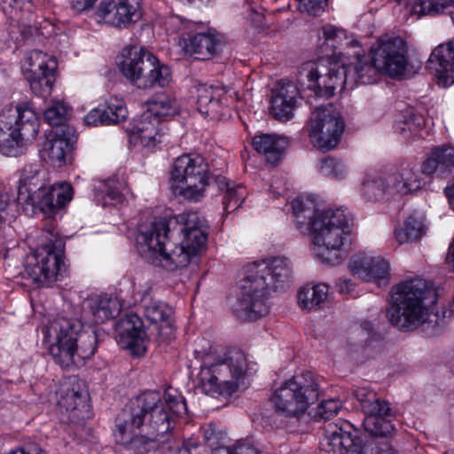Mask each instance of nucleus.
<instances>
[{"label":"nucleus","instance_id":"18","mask_svg":"<svg viewBox=\"0 0 454 454\" xmlns=\"http://www.w3.org/2000/svg\"><path fill=\"white\" fill-rule=\"evenodd\" d=\"M122 128L129 135V140L134 145L153 148L160 142L156 137L159 135L157 127L160 122V115H134L130 120L122 115Z\"/></svg>","mask_w":454,"mask_h":454},{"label":"nucleus","instance_id":"55","mask_svg":"<svg viewBox=\"0 0 454 454\" xmlns=\"http://www.w3.org/2000/svg\"><path fill=\"white\" fill-rule=\"evenodd\" d=\"M351 394L359 403L364 411L367 404L375 400L377 394L368 387H355L351 390Z\"/></svg>","mask_w":454,"mask_h":454},{"label":"nucleus","instance_id":"49","mask_svg":"<svg viewBox=\"0 0 454 454\" xmlns=\"http://www.w3.org/2000/svg\"><path fill=\"white\" fill-rule=\"evenodd\" d=\"M55 74H43L27 76L30 89L33 93L39 97H44L49 94L52 89Z\"/></svg>","mask_w":454,"mask_h":454},{"label":"nucleus","instance_id":"38","mask_svg":"<svg viewBox=\"0 0 454 454\" xmlns=\"http://www.w3.org/2000/svg\"><path fill=\"white\" fill-rule=\"evenodd\" d=\"M329 286L324 283L305 286L298 292V303L301 308L308 310L320 308L326 301Z\"/></svg>","mask_w":454,"mask_h":454},{"label":"nucleus","instance_id":"7","mask_svg":"<svg viewBox=\"0 0 454 454\" xmlns=\"http://www.w3.org/2000/svg\"><path fill=\"white\" fill-rule=\"evenodd\" d=\"M389 296L387 309L389 322L403 331H412L425 323L428 317L425 301L432 297V302L435 301V291L420 278L407 279L394 286Z\"/></svg>","mask_w":454,"mask_h":454},{"label":"nucleus","instance_id":"52","mask_svg":"<svg viewBox=\"0 0 454 454\" xmlns=\"http://www.w3.org/2000/svg\"><path fill=\"white\" fill-rule=\"evenodd\" d=\"M126 110L124 100L117 97H110L98 106L92 108L90 114H117Z\"/></svg>","mask_w":454,"mask_h":454},{"label":"nucleus","instance_id":"28","mask_svg":"<svg viewBox=\"0 0 454 454\" xmlns=\"http://www.w3.org/2000/svg\"><path fill=\"white\" fill-rule=\"evenodd\" d=\"M387 177L393 195H407L421 187V180L411 163H403L395 172L388 174Z\"/></svg>","mask_w":454,"mask_h":454},{"label":"nucleus","instance_id":"11","mask_svg":"<svg viewBox=\"0 0 454 454\" xmlns=\"http://www.w3.org/2000/svg\"><path fill=\"white\" fill-rule=\"evenodd\" d=\"M62 255V242L59 240L56 243L51 240L38 247L25 257L23 277L30 278L38 286L51 285L65 271Z\"/></svg>","mask_w":454,"mask_h":454},{"label":"nucleus","instance_id":"23","mask_svg":"<svg viewBox=\"0 0 454 454\" xmlns=\"http://www.w3.org/2000/svg\"><path fill=\"white\" fill-rule=\"evenodd\" d=\"M144 316L151 323L157 325V333L161 340H168L174 334L172 325V308L161 301H151L146 303L144 298Z\"/></svg>","mask_w":454,"mask_h":454},{"label":"nucleus","instance_id":"33","mask_svg":"<svg viewBox=\"0 0 454 454\" xmlns=\"http://www.w3.org/2000/svg\"><path fill=\"white\" fill-rule=\"evenodd\" d=\"M360 192L365 200L372 202L394 196L387 176L366 175L361 182Z\"/></svg>","mask_w":454,"mask_h":454},{"label":"nucleus","instance_id":"27","mask_svg":"<svg viewBox=\"0 0 454 454\" xmlns=\"http://www.w3.org/2000/svg\"><path fill=\"white\" fill-rule=\"evenodd\" d=\"M83 310L93 323L103 324L120 312V305L115 298L95 295L84 301Z\"/></svg>","mask_w":454,"mask_h":454},{"label":"nucleus","instance_id":"4","mask_svg":"<svg viewBox=\"0 0 454 454\" xmlns=\"http://www.w3.org/2000/svg\"><path fill=\"white\" fill-rule=\"evenodd\" d=\"M187 412L185 399L176 390H168L161 398L158 391H146L131 401L129 410L120 413L115 424L119 433L141 430L153 437L163 438L171 434L176 417Z\"/></svg>","mask_w":454,"mask_h":454},{"label":"nucleus","instance_id":"51","mask_svg":"<svg viewBox=\"0 0 454 454\" xmlns=\"http://www.w3.org/2000/svg\"><path fill=\"white\" fill-rule=\"evenodd\" d=\"M175 102L166 94L160 93L150 98L146 105L148 114H161L162 111H168L173 107Z\"/></svg>","mask_w":454,"mask_h":454},{"label":"nucleus","instance_id":"60","mask_svg":"<svg viewBox=\"0 0 454 454\" xmlns=\"http://www.w3.org/2000/svg\"><path fill=\"white\" fill-rule=\"evenodd\" d=\"M15 109L17 114H25L26 112H29L31 114H35V108L33 105V103L29 101H23L21 103H19L15 106Z\"/></svg>","mask_w":454,"mask_h":454},{"label":"nucleus","instance_id":"10","mask_svg":"<svg viewBox=\"0 0 454 454\" xmlns=\"http://www.w3.org/2000/svg\"><path fill=\"white\" fill-rule=\"evenodd\" d=\"M321 449L328 454H395L387 442L364 440L360 430L347 420L329 423L325 427Z\"/></svg>","mask_w":454,"mask_h":454},{"label":"nucleus","instance_id":"36","mask_svg":"<svg viewBox=\"0 0 454 454\" xmlns=\"http://www.w3.org/2000/svg\"><path fill=\"white\" fill-rule=\"evenodd\" d=\"M72 342L79 362L90 358L97 349L98 334L94 330H83L80 322L78 330L72 329Z\"/></svg>","mask_w":454,"mask_h":454},{"label":"nucleus","instance_id":"46","mask_svg":"<svg viewBox=\"0 0 454 454\" xmlns=\"http://www.w3.org/2000/svg\"><path fill=\"white\" fill-rule=\"evenodd\" d=\"M411 11L419 15H435L454 5V0H409Z\"/></svg>","mask_w":454,"mask_h":454},{"label":"nucleus","instance_id":"48","mask_svg":"<svg viewBox=\"0 0 454 454\" xmlns=\"http://www.w3.org/2000/svg\"><path fill=\"white\" fill-rule=\"evenodd\" d=\"M320 172L332 179L340 180L347 176L348 168L340 159L327 157L321 160Z\"/></svg>","mask_w":454,"mask_h":454},{"label":"nucleus","instance_id":"24","mask_svg":"<svg viewBox=\"0 0 454 454\" xmlns=\"http://www.w3.org/2000/svg\"><path fill=\"white\" fill-rule=\"evenodd\" d=\"M454 170V148L446 145L432 148L429 156L422 162L423 174L431 176L435 174L444 177Z\"/></svg>","mask_w":454,"mask_h":454},{"label":"nucleus","instance_id":"6","mask_svg":"<svg viewBox=\"0 0 454 454\" xmlns=\"http://www.w3.org/2000/svg\"><path fill=\"white\" fill-rule=\"evenodd\" d=\"M46 173L38 163L28 164L21 169L18 187V201L26 210L43 212L48 217L55 216L73 199V188L63 183L50 187L45 185Z\"/></svg>","mask_w":454,"mask_h":454},{"label":"nucleus","instance_id":"45","mask_svg":"<svg viewBox=\"0 0 454 454\" xmlns=\"http://www.w3.org/2000/svg\"><path fill=\"white\" fill-rule=\"evenodd\" d=\"M197 448L198 443L184 442L176 438L172 434L160 439L159 454H191V448Z\"/></svg>","mask_w":454,"mask_h":454},{"label":"nucleus","instance_id":"44","mask_svg":"<svg viewBox=\"0 0 454 454\" xmlns=\"http://www.w3.org/2000/svg\"><path fill=\"white\" fill-rule=\"evenodd\" d=\"M394 418L384 417H364V430L373 437L387 438L393 435L395 431L392 423Z\"/></svg>","mask_w":454,"mask_h":454},{"label":"nucleus","instance_id":"12","mask_svg":"<svg viewBox=\"0 0 454 454\" xmlns=\"http://www.w3.org/2000/svg\"><path fill=\"white\" fill-rule=\"evenodd\" d=\"M208 165L199 154H184L176 159L170 176L174 183L178 184L180 195L191 201H198L204 195L208 184Z\"/></svg>","mask_w":454,"mask_h":454},{"label":"nucleus","instance_id":"14","mask_svg":"<svg viewBox=\"0 0 454 454\" xmlns=\"http://www.w3.org/2000/svg\"><path fill=\"white\" fill-rule=\"evenodd\" d=\"M372 60L381 73L390 77H405L411 74L404 41L399 37L379 40L371 48Z\"/></svg>","mask_w":454,"mask_h":454},{"label":"nucleus","instance_id":"32","mask_svg":"<svg viewBox=\"0 0 454 454\" xmlns=\"http://www.w3.org/2000/svg\"><path fill=\"white\" fill-rule=\"evenodd\" d=\"M253 146L256 152L265 155L268 163L275 165L280 160L287 141L284 137L264 134L254 138Z\"/></svg>","mask_w":454,"mask_h":454},{"label":"nucleus","instance_id":"22","mask_svg":"<svg viewBox=\"0 0 454 454\" xmlns=\"http://www.w3.org/2000/svg\"><path fill=\"white\" fill-rule=\"evenodd\" d=\"M427 67L435 72L443 86L454 84V38L433 50L427 60Z\"/></svg>","mask_w":454,"mask_h":454},{"label":"nucleus","instance_id":"54","mask_svg":"<svg viewBox=\"0 0 454 454\" xmlns=\"http://www.w3.org/2000/svg\"><path fill=\"white\" fill-rule=\"evenodd\" d=\"M340 407L341 404L338 400L330 399L324 401L317 406L316 416L321 419H329L337 414Z\"/></svg>","mask_w":454,"mask_h":454},{"label":"nucleus","instance_id":"16","mask_svg":"<svg viewBox=\"0 0 454 454\" xmlns=\"http://www.w3.org/2000/svg\"><path fill=\"white\" fill-rule=\"evenodd\" d=\"M306 129L313 146L319 151L329 152L340 142L345 121L341 115H312Z\"/></svg>","mask_w":454,"mask_h":454},{"label":"nucleus","instance_id":"21","mask_svg":"<svg viewBox=\"0 0 454 454\" xmlns=\"http://www.w3.org/2000/svg\"><path fill=\"white\" fill-rule=\"evenodd\" d=\"M349 270L354 276L364 280L384 281L389 275V264L380 257H371L364 253L355 254L349 262Z\"/></svg>","mask_w":454,"mask_h":454},{"label":"nucleus","instance_id":"17","mask_svg":"<svg viewBox=\"0 0 454 454\" xmlns=\"http://www.w3.org/2000/svg\"><path fill=\"white\" fill-rule=\"evenodd\" d=\"M98 21L116 28H128L142 18L140 0H102L95 13Z\"/></svg>","mask_w":454,"mask_h":454},{"label":"nucleus","instance_id":"62","mask_svg":"<svg viewBox=\"0 0 454 454\" xmlns=\"http://www.w3.org/2000/svg\"><path fill=\"white\" fill-rule=\"evenodd\" d=\"M338 291L341 294H348L353 290V284L350 279H339L337 283Z\"/></svg>","mask_w":454,"mask_h":454},{"label":"nucleus","instance_id":"56","mask_svg":"<svg viewBox=\"0 0 454 454\" xmlns=\"http://www.w3.org/2000/svg\"><path fill=\"white\" fill-rule=\"evenodd\" d=\"M322 34L326 43H330L333 47L346 39V32L333 25H325L322 27Z\"/></svg>","mask_w":454,"mask_h":454},{"label":"nucleus","instance_id":"43","mask_svg":"<svg viewBox=\"0 0 454 454\" xmlns=\"http://www.w3.org/2000/svg\"><path fill=\"white\" fill-rule=\"evenodd\" d=\"M398 120L395 121L394 129L395 132L402 135L404 138L411 136H422L421 129L426 125L424 115H397Z\"/></svg>","mask_w":454,"mask_h":454},{"label":"nucleus","instance_id":"29","mask_svg":"<svg viewBox=\"0 0 454 454\" xmlns=\"http://www.w3.org/2000/svg\"><path fill=\"white\" fill-rule=\"evenodd\" d=\"M298 89L293 82H283L278 92L270 98V114H292L301 103L302 98H298Z\"/></svg>","mask_w":454,"mask_h":454},{"label":"nucleus","instance_id":"61","mask_svg":"<svg viewBox=\"0 0 454 454\" xmlns=\"http://www.w3.org/2000/svg\"><path fill=\"white\" fill-rule=\"evenodd\" d=\"M313 106H314L315 110L317 112V114H335V112H336V108L331 103H327V104H324V103L317 104V103H316L315 105H313Z\"/></svg>","mask_w":454,"mask_h":454},{"label":"nucleus","instance_id":"20","mask_svg":"<svg viewBox=\"0 0 454 454\" xmlns=\"http://www.w3.org/2000/svg\"><path fill=\"white\" fill-rule=\"evenodd\" d=\"M205 366L220 379H228L237 383L247 369V357L244 352L239 349L230 350L223 356H217L212 362H205Z\"/></svg>","mask_w":454,"mask_h":454},{"label":"nucleus","instance_id":"5","mask_svg":"<svg viewBox=\"0 0 454 454\" xmlns=\"http://www.w3.org/2000/svg\"><path fill=\"white\" fill-rule=\"evenodd\" d=\"M355 64H327L324 59L303 63L297 74V82L313 93L314 100L327 99L336 90H352L356 84H372L381 73L375 63L356 53Z\"/></svg>","mask_w":454,"mask_h":454},{"label":"nucleus","instance_id":"39","mask_svg":"<svg viewBox=\"0 0 454 454\" xmlns=\"http://www.w3.org/2000/svg\"><path fill=\"white\" fill-rule=\"evenodd\" d=\"M215 182L221 190H225L223 201L225 212L229 214L240 207L247 195L246 188L240 184H231L224 176H218Z\"/></svg>","mask_w":454,"mask_h":454},{"label":"nucleus","instance_id":"31","mask_svg":"<svg viewBox=\"0 0 454 454\" xmlns=\"http://www.w3.org/2000/svg\"><path fill=\"white\" fill-rule=\"evenodd\" d=\"M58 67L57 59L39 50H33L22 61V70L27 76L55 74Z\"/></svg>","mask_w":454,"mask_h":454},{"label":"nucleus","instance_id":"64","mask_svg":"<svg viewBox=\"0 0 454 454\" xmlns=\"http://www.w3.org/2000/svg\"><path fill=\"white\" fill-rule=\"evenodd\" d=\"M447 261L454 262V239L449 247V252L447 254Z\"/></svg>","mask_w":454,"mask_h":454},{"label":"nucleus","instance_id":"53","mask_svg":"<svg viewBox=\"0 0 454 454\" xmlns=\"http://www.w3.org/2000/svg\"><path fill=\"white\" fill-rule=\"evenodd\" d=\"M83 121L85 125L89 127L109 126L123 123V119L122 117L120 118V115H84Z\"/></svg>","mask_w":454,"mask_h":454},{"label":"nucleus","instance_id":"37","mask_svg":"<svg viewBox=\"0 0 454 454\" xmlns=\"http://www.w3.org/2000/svg\"><path fill=\"white\" fill-rule=\"evenodd\" d=\"M206 443L212 449L213 454H266L248 441H239L231 447L215 446L217 435L213 428L203 433Z\"/></svg>","mask_w":454,"mask_h":454},{"label":"nucleus","instance_id":"15","mask_svg":"<svg viewBox=\"0 0 454 454\" xmlns=\"http://www.w3.org/2000/svg\"><path fill=\"white\" fill-rule=\"evenodd\" d=\"M80 321L74 318L57 317L47 327L46 337L54 341L49 351L54 362L62 368H69L79 363L72 342V329L78 330Z\"/></svg>","mask_w":454,"mask_h":454},{"label":"nucleus","instance_id":"58","mask_svg":"<svg viewBox=\"0 0 454 454\" xmlns=\"http://www.w3.org/2000/svg\"><path fill=\"white\" fill-rule=\"evenodd\" d=\"M73 111L72 107L63 100H53L51 106L43 111V114H67Z\"/></svg>","mask_w":454,"mask_h":454},{"label":"nucleus","instance_id":"1","mask_svg":"<svg viewBox=\"0 0 454 454\" xmlns=\"http://www.w3.org/2000/svg\"><path fill=\"white\" fill-rule=\"evenodd\" d=\"M178 218L161 217L138 228L139 253L152 264L168 270L186 267L196 261L207 239L206 220L197 212Z\"/></svg>","mask_w":454,"mask_h":454},{"label":"nucleus","instance_id":"34","mask_svg":"<svg viewBox=\"0 0 454 454\" xmlns=\"http://www.w3.org/2000/svg\"><path fill=\"white\" fill-rule=\"evenodd\" d=\"M125 183L118 178H110L101 182L95 188V198L104 207L116 206L124 200Z\"/></svg>","mask_w":454,"mask_h":454},{"label":"nucleus","instance_id":"25","mask_svg":"<svg viewBox=\"0 0 454 454\" xmlns=\"http://www.w3.org/2000/svg\"><path fill=\"white\" fill-rule=\"evenodd\" d=\"M2 121L29 147L36 139L40 131L43 115H3Z\"/></svg>","mask_w":454,"mask_h":454},{"label":"nucleus","instance_id":"59","mask_svg":"<svg viewBox=\"0 0 454 454\" xmlns=\"http://www.w3.org/2000/svg\"><path fill=\"white\" fill-rule=\"evenodd\" d=\"M98 0H71V7L76 12H82L93 7Z\"/></svg>","mask_w":454,"mask_h":454},{"label":"nucleus","instance_id":"2","mask_svg":"<svg viewBox=\"0 0 454 454\" xmlns=\"http://www.w3.org/2000/svg\"><path fill=\"white\" fill-rule=\"evenodd\" d=\"M296 226L313 235V253L322 262L335 265L340 260V248L350 232L352 217L343 208L319 210L311 196H299L292 202Z\"/></svg>","mask_w":454,"mask_h":454},{"label":"nucleus","instance_id":"35","mask_svg":"<svg viewBox=\"0 0 454 454\" xmlns=\"http://www.w3.org/2000/svg\"><path fill=\"white\" fill-rule=\"evenodd\" d=\"M225 94H230V97L237 96V92L230 86L200 85L197 99L199 114H208L209 111H213V109L207 108V106L208 105H217Z\"/></svg>","mask_w":454,"mask_h":454},{"label":"nucleus","instance_id":"63","mask_svg":"<svg viewBox=\"0 0 454 454\" xmlns=\"http://www.w3.org/2000/svg\"><path fill=\"white\" fill-rule=\"evenodd\" d=\"M8 201L4 199L3 195L0 193V223L4 221V213L7 207Z\"/></svg>","mask_w":454,"mask_h":454},{"label":"nucleus","instance_id":"19","mask_svg":"<svg viewBox=\"0 0 454 454\" xmlns=\"http://www.w3.org/2000/svg\"><path fill=\"white\" fill-rule=\"evenodd\" d=\"M120 340L135 356H140L146 350V333L141 318L136 314L126 315L117 324Z\"/></svg>","mask_w":454,"mask_h":454},{"label":"nucleus","instance_id":"8","mask_svg":"<svg viewBox=\"0 0 454 454\" xmlns=\"http://www.w3.org/2000/svg\"><path fill=\"white\" fill-rule=\"evenodd\" d=\"M321 395L319 379L310 372L295 374L270 396L275 411L286 418H299Z\"/></svg>","mask_w":454,"mask_h":454},{"label":"nucleus","instance_id":"42","mask_svg":"<svg viewBox=\"0 0 454 454\" xmlns=\"http://www.w3.org/2000/svg\"><path fill=\"white\" fill-rule=\"evenodd\" d=\"M425 234L426 226L415 215H409L404 220L403 226L395 230V237L399 244L417 241Z\"/></svg>","mask_w":454,"mask_h":454},{"label":"nucleus","instance_id":"57","mask_svg":"<svg viewBox=\"0 0 454 454\" xmlns=\"http://www.w3.org/2000/svg\"><path fill=\"white\" fill-rule=\"evenodd\" d=\"M298 9L312 16H318L326 5L327 0H297Z\"/></svg>","mask_w":454,"mask_h":454},{"label":"nucleus","instance_id":"13","mask_svg":"<svg viewBox=\"0 0 454 454\" xmlns=\"http://www.w3.org/2000/svg\"><path fill=\"white\" fill-rule=\"evenodd\" d=\"M67 115H43L49 125L43 152L55 167H62L72 160V152L77 142L76 131L68 124Z\"/></svg>","mask_w":454,"mask_h":454},{"label":"nucleus","instance_id":"50","mask_svg":"<svg viewBox=\"0 0 454 454\" xmlns=\"http://www.w3.org/2000/svg\"><path fill=\"white\" fill-rule=\"evenodd\" d=\"M365 417H384V418H395V411L390 406V403L380 398L378 395L374 401H372L370 404L366 405V408L363 411Z\"/></svg>","mask_w":454,"mask_h":454},{"label":"nucleus","instance_id":"40","mask_svg":"<svg viewBox=\"0 0 454 454\" xmlns=\"http://www.w3.org/2000/svg\"><path fill=\"white\" fill-rule=\"evenodd\" d=\"M58 403L61 408L71 412L73 419H80L82 411L87 410L86 395L78 384H74L72 387L67 388L65 394L61 395Z\"/></svg>","mask_w":454,"mask_h":454},{"label":"nucleus","instance_id":"41","mask_svg":"<svg viewBox=\"0 0 454 454\" xmlns=\"http://www.w3.org/2000/svg\"><path fill=\"white\" fill-rule=\"evenodd\" d=\"M0 120V153L19 157L26 153L27 146Z\"/></svg>","mask_w":454,"mask_h":454},{"label":"nucleus","instance_id":"9","mask_svg":"<svg viewBox=\"0 0 454 454\" xmlns=\"http://www.w3.org/2000/svg\"><path fill=\"white\" fill-rule=\"evenodd\" d=\"M118 65L122 75L139 89L167 86L172 77L168 66L162 64L144 47L130 45L121 51Z\"/></svg>","mask_w":454,"mask_h":454},{"label":"nucleus","instance_id":"26","mask_svg":"<svg viewBox=\"0 0 454 454\" xmlns=\"http://www.w3.org/2000/svg\"><path fill=\"white\" fill-rule=\"evenodd\" d=\"M197 387L205 395L218 397L220 395H231L238 389V383L228 379H220L214 371L202 365L198 375Z\"/></svg>","mask_w":454,"mask_h":454},{"label":"nucleus","instance_id":"30","mask_svg":"<svg viewBox=\"0 0 454 454\" xmlns=\"http://www.w3.org/2000/svg\"><path fill=\"white\" fill-rule=\"evenodd\" d=\"M221 46V39L215 32L208 30L190 35L184 40V49L187 53L199 54L202 58L214 55Z\"/></svg>","mask_w":454,"mask_h":454},{"label":"nucleus","instance_id":"47","mask_svg":"<svg viewBox=\"0 0 454 454\" xmlns=\"http://www.w3.org/2000/svg\"><path fill=\"white\" fill-rule=\"evenodd\" d=\"M138 435L133 437L128 444V449L135 454H145L160 447V437L144 434L141 430Z\"/></svg>","mask_w":454,"mask_h":454},{"label":"nucleus","instance_id":"3","mask_svg":"<svg viewBox=\"0 0 454 454\" xmlns=\"http://www.w3.org/2000/svg\"><path fill=\"white\" fill-rule=\"evenodd\" d=\"M292 274L293 264L286 256H275L247 264L245 277L240 280V293L233 305L237 317L254 321L267 315L269 291L283 289Z\"/></svg>","mask_w":454,"mask_h":454}]
</instances>
